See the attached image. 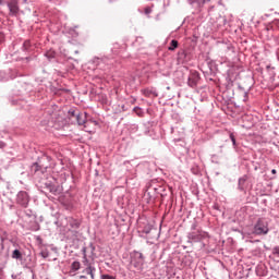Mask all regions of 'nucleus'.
I'll use <instances>...</instances> for the list:
<instances>
[{"mask_svg":"<svg viewBox=\"0 0 279 279\" xmlns=\"http://www.w3.org/2000/svg\"><path fill=\"white\" fill-rule=\"evenodd\" d=\"M92 279H95V277H94V278H92Z\"/></svg>","mask_w":279,"mask_h":279,"instance_id":"nucleus-26","label":"nucleus"},{"mask_svg":"<svg viewBox=\"0 0 279 279\" xmlns=\"http://www.w3.org/2000/svg\"><path fill=\"white\" fill-rule=\"evenodd\" d=\"M206 1H210V0H189L190 3H196L197 5L202 7L204 5V3H206Z\"/></svg>","mask_w":279,"mask_h":279,"instance_id":"nucleus-12","label":"nucleus"},{"mask_svg":"<svg viewBox=\"0 0 279 279\" xmlns=\"http://www.w3.org/2000/svg\"><path fill=\"white\" fill-rule=\"evenodd\" d=\"M80 279H86V276L83 275V276L80 277Z\"/></svg>","mask_w":279,"mask_h":279,"instance_id":"nucleus-21","label":"nucleus"},{"mask_svg":"<svg viewBox=\"0 0 279 279\" xmlns=\"http://www.w3.org/2000/svg\"><path fill=\"white\" fill-rule=\"evenodd\" d=\"M269 232V223L263 219H259L254 227V234H267Z\"/></svg>","mask_w":279,"mask_h":279,"instance_id":"nucleus-1","label":"nucleus"},{"mask_svg":"<svg viewBox=\"0 0 279 279\" xmlns=\"http://www.w3.org/2000/svg\"><path fill=\"white\" fill-rule=\"evenodd\" d=\"M17 203L26 208V206L29 204V196L27 195V192H20L17 194Z\"/></svg>","mask_w":279,"mask_h":279,"instance_id":"nucleus-6","label":"nucleus"},{"mask_svg":"<svg viewBox=\"0 0 279 279\" xmlns=\"http://www.w3.org/2000/svg\"><path fill=\"white\" fill-rule=\"evenodd\" d=\"M143 263H144L143 253L134 252L131 256V265H133L135 269H138L143 267Z\"/></svg>","mask_w":279,"mask_h":279,"instance_id":"nucleus-3","label":"nucleus"},{"mask_svg":"<svg viewBox=\"0 0 279 279\" xmlns=\"http://www.w3.org/2000/svg\"><path fill=\"white\" fill-rule=\"evenodd\" d=\"M271 173H272V174H276V173H277L276 169H272V170H271Z\"/></svg>","mask_w":279,"mask_h":279,"instance_id":"nucleus-20","label":"nucleus"},{"mask_svg":"<svg viewBox=\"0 0 279 279\" xmlns=\"http://www.w3.org/2000/svg\"><path fill=\"white\" fill-rule=\"evenodd\" d=\"M145 94H146V95H149V90H145Z\"/></svg>","mask_w":279,"mask_h":279,"instance_id":"nucleus-22","label":"nucleus"},{"mask_svg":"<svg viewBox=\"0 0 279 279\" xmlns=\"http://www.w3.org/2000/svg\"><path fill=\"white\" fill-rule=\"evenodd\" d=\"M81 267H82V264H80V262H73L71 265L72 271H80Z\"/></svg>","mask_w":279,"mask_h":279,"instance_id":"nucleus-11","label":"nucleus"},{"mask_svg":"<svg viewBox=\"0 0 279 279\" xmlns=\"http://www.w3.org/2000/svg\"><path fill=\"white\" fill-rule=\"evenodd\" d=\"M11 256L15 260H21L23 258V254L19 250H14Z\"/></svg>","mask_w":279,"mask_h":279,"instance_id":"nucleus-9","label":"nucleus"},{"mask_svg":"<svg viewBox=\"0 0 279 279\" xmlns=\"http://www.w3.org/2000/svg\"><path fill=\"white\" fill-rule=\"evenodd\" d=\"M198 82H199V73L197 71L191 72L187 80L189 86H191V88H195Z\"/></svg>","mask_w":279,"mask_h":279,"instance_id":"nucleus-5","label":"nucleus"},{"mask_svg":"<svg viewBox=\"0 0 279 279\" xmlns=\"http://www.w3.org/2000/svg\"><path fill=\"white\" fill-rule=\"evenodd\" d=\"M70 117H76V121L78 125H85L87 113L86 112H78L75 111H69Z\"/></svg>","mask_w":279,"mask_h":279,"instance_id":"nucleus-4","label":"nucleus"},{"mask_svg":"<svg viewBox=\"0 0 279 279\" xmlns=\"http://www.w3.org/2000/svg\"><path fill=\"white\" fill-rule=\"evenodd\" d=\"M277 25L279 26V22L277 23Z\"/></svg>","mask_w":279,"mask_h":279,"instance_id":"nucleus-25","label":"nucleus"},{"mask_svg":"<svg viewBox=\"0 0 279 279\" xmlns=\"http://www.w3.org/2000/svg\"><path fill=\"white\" fill-rule=\"evenodd\" d=\"M3 147H5V143L4 142H0V149H3Z\"/></svg>","mask_w":279,"mask_h":279,"instance_id":"nucleus-19","label":"nucleus"},{"mask_svg":"<svg viewBox=\"0 0 279 279\" xmlns=\"http://www.w3.org/2000/svg\"><path fill=\"white\" fill-rule=\"evenodd\" d=\"M83 265H85L86 267L84 272L87 274V276H90V278H94L96 268L93 266L90 262H88L86 248H83Z\"/></svg>","mask_w":279,"mask_h":279,"instance_id":"nucleus-2","label":"nucleus"},{"mask_svg":"<svg viewBox=\"0 0 279 279\" xmlns=\"http://www.w3.org/2000/svg\"><path fill=\"white\" fill-rule=\"evenodd\" d=\"M274 254H277L279 256V247L276 246L274 250H272Z\"/></svg>","mask_w":279,"mask_h":279,"instance_id":"nucleus-17","label":"nucleus"},{"mask_svg":"<svg viewBox=\"0 0 279 279\" xmlns=\"http://www.w3.org/2000/svg\"><path fill=\"white\" fill-rule=\"evenodd\" d=\"M100 279H117V277H114L112 275H101Z\"/></svg>","mask_w":279,"mask_h":279,"instance_id":"nucleus-13","label":"nucleus"},{"mask_svg":"<svg viewBox=\"0 0 279 279\" xmlns=\"http://www.w3.org/2000/svg\"><path fill=\"white\" fill-rule=\"evenodd\" d=\"M133 110H134V112H136V114H138V117H141V114H143V110L138 107H135Z\"/></svg>","mask_w":279,"mask_h":279,"instance_id":"nucleus-14","label":"nucleus"},{"mask_svg":"<svg viewBox=\"0 0 279 279\" xmlns=\"http://www.w3.org/2000/svg\"><path fill=\"white\" fill-rule=\"evenodd\" d=\"M189 239H191V241H194L195 243H197L198 241H202V239H204V233L203 232H192L189 234Z\"/></svg>","mask_w":279,"mask_h":279,"instance_id":"nucleus-7","label":"nucleus"},{"mask_svg":"<svg viewBox=\"0 0 279 279\" xmlns=\"http://www.w3.org/2000/svg\"><path fill=\"white\" fill-rule=\"evenodd\" d=\"M144 12H145V14H146L147 16H149V14H151V8L146 7L145 10H144Z\"/></svg>","mask_w":279,"mask_h":279,"instance_id":"nucleus-15","label":"nucleus"},{"mask_svg":"<svg viewBox=\"0 0 279 279\" xmlns=\"http://www.w3.org/2000/svg\"><path fill=\"white\" fill-rule=\"evenodd\" d=\"M1 3H3V0H0V5H1Z\"/></svg>","mask_w":279,"mask_h":279,"instance_id":"nucleus-24","label":"nucleus"},{"mask_svg":"<svg viewBox=\"0 0 279 279\" xmlns=\"http://www.w3.org/2000/svg\"><path fill=\"white\" fill-rule=\"evenodd\" d=\"M46 56H47L48 58H53L54 52H47Z\"/></svg>","mask_w":279,"mask_h":279,"instance_id":"nucleus-18","label":"nucleus"},{"mask_svg":"<svg viewBox=\"0 0 279 279\" xmlns=\"http://www.w3.org/2000/svg\"><path fill=\"white\" fill-rule=\"evenodd\" d=\"M9 9H10V12L12 14H17L19 13V4H16V2H11L9 4Z\"/></svg>","mask_w":279,"mask_h":279,"instance_id":"nucleus-8","label":"nucleus"},{"mask_svg":"<svg viewBox=\"0 0 279 279\" xmlns=\"http://www.w3.org/2000/svg\"><path fill=\"white\" fill-rule=\"evenodd\" d=\"M178 45H179L178 40H175V39L171 40L170 46L168 47V50L175 51V49H178Z\"/></svg>","mask_w":279,"mask_h":279,"instance_id":"nucleus-10","label":"nucleus"},{"mask_svg":"<svg viewBox=\"0 0 279 279\" xmlns=\"http://www.w3.org/2000/svg\"><path fill=\"white\" fill-rule=\"evenodd\" d=\"M43 256H44V258H47V255H45V254H41Z\"/></svg>","mask_w":279,"mask_h":279,"instance_id":"nucleus-23","label":"nucleus"},{"mask_svg":"<svg viewBox=\"0 0 279 279\" xmlns=\"http://www.w3.org/2000/svg\"><path fill=\"white\" fill-rule=\"evenodd\" d=\"M230 140L232 141L233 145H236V138L234 137V134H230Z\"/></svg>","mask_w":279,"mask_h":279,"instance_id":"nucleus-16","label":"nucleus"}]
</instances>
